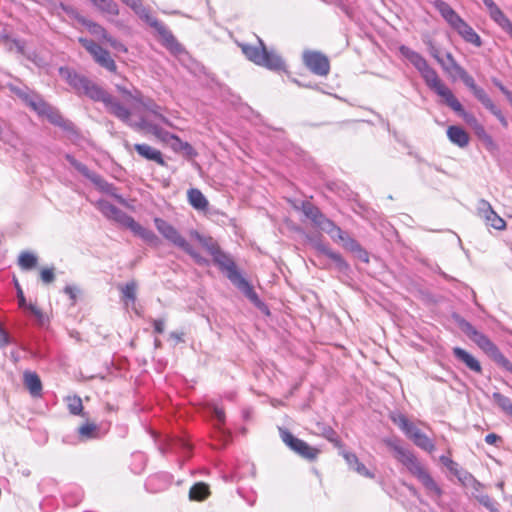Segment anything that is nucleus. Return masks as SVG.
I'll return each mask as SVG.
<instances>
[{
  "label": "nucleus",
  "instance_id": "63",
  "mask_svg": "<svg viewBox=\"0 0 512 512\" xmlns=\"http://www.w3.org/2000/svg\"><path fill=\"white\" fill-rule=\"evenodd\" d=\"M64 292L70 297V299L75 302L76 301V298H77V293H78V290L77 288L73 287V286H66L64 288Z\"/></svg>",
  "mask_w": 512,
  "mask_h": 512
},
{
  "label": "nucleus",
  "instance_id": "44",
  "mask_svg": "<svg viewBox=\"0 0 512 512\" xmlns=\"http://www.w3.org/2000/svg\"><path fill=\"white\" fill-rule=\"evenodd\" d=\"M213 418L216 421L217 429L222 433L223 437L226 439L229 438V435L222 429V425L225 423V412L222 408L218 406H214L213 410Z\"/></svg>",
  "mask_w": 512,
  "mask_h": 512
},
{
  "label": "nucleus",
  "instance_id": "43",
  "mask_svg": "<svg viewBox=\"0 0 512 512\" xmlns=\"http://www.w3.org/2000/svg\"><path fill=\"white\" fill-rule=\"evenodd\" d=\"M68 410L73 415H80L83 411L82 400L79 396H68L66 398Z\"/></svg>",
  "mask_w": 512,
  "mask_h": 512
},
{
  "label": "nucleus",
  "instance_id": "26",
  "mask_svg": "<svg viewBox=\"0 0 512 512\" xmlns=\"http://www.w3.org/2000/svg\"><path fill=\"white\" fill-rule=\"evenodd\" d=\"M448 139L460 148H464L469 144L468 133L459 126H449L447 129Z\"/></svg>",
  "mask_w": 512,
  "mask_h": 512
},
{
  "label": "nucleus",
  "instance_id": "17",
  "mask_svg": "<svg viewBox=\"0 0 512 512\" xmlns=\"http://www.w3.org/2000/svg\"><path fill=\"white\" fill-rule=\"evenodd\" d=\"M126 227L130 229L136 236L145 241L148 245L152 247H158L160 245L161 241L159 237L152 230L147 229L136 222L133 217Z\"/></svg>",
  "mask_w": 512,
  "mask_h": 512
},
{
  "label": "nucleus",
  "instance_id": "18",
  "mask_svg": "<svg viewBox=\"0 0 512 512\" xmlns=\"http://www.w3.org/2000/svg\"><path fill=\"white\" fill-rule=\"evenodd\" d=\"M436 8L447 23L456 31L465 21L460 15L446 2L438 0L435 3Z\"/></svg>",
  "mask_w": 512,
  "mask_h": 512
},
{
  "label": "nucleus",
  "instance_id": "47",
  "mask_svg": "<svg viewBox=\"0 0 512 512\" xmlns=\"http://www.w3.org/2000/svg\"><path fill=\"white\" fill-rule=\"evenodd\" d=\"M322 251L326 256H328L331 260H333L336 263L337 267L340 270H345L348 268V264L345 262V260L339 253H336L326 247H323Z\"/></svg>",
  "mask_w": 512,
  "mask_h": 512
},
{
  "label": "nucleus",
  "instance_id": "56",
  "mask_svg": "<svg viewBox=\"0 0 512 512\" xmlns=\"http://www.w3.org/2000/svg\"><path fill=\"white\" fill-rule=\"evenodd\" d=\"M113 49H115L118 52H126V47L117 39L111 37L109 34L104 39Z\"/></svg>",
  "mask_w": 512,
  "mask_h": 512
},
{
  "label": "nucleus",
  "instance_id": "38",
  "mask_svg": "<svg viewBox=\"0 0 512 512\" xmlns=\"http://www.w3.org/2000/svg\"><path fill=\"white\" fill-rule=\"evenodd\" d=\"M493 401L497 404V406L507 415L512 411V401L507 396L499 392H494L492 394Z\"/></svg>",
  "mask_w": 512,
  "mask_h": 512
},
{
  "label": "nucleus",
  "instance_id": "3",
  "mask_svg": "<svg viewBox=\"0 0 512 512\" xmlns=\"http://www.w3.org/2000/svg\"><path fill=\"white\" fill-rule=\"evenodd\" d=\"M384 443L394 452V457L397 461L418 479L428 493L438 497L442 495V489L411 450L400 445L396 439H385Z\"/></svg>",
  "mask_w": 512,
  "mask_h": 512
},
{
  "label": "nucleus",
  "instance_id": "29",
  "mask_svg": "<svg viewBox=\"0 0 512 512\" xmlns=\"http://www.w3.org/2000/svg\"><path fill=\"white\" fill-rule=\"evenodd\" d=\"M339 240L343 242V245L346 249L356 253L359 259L364 262L369 261L367 252L362 249L361 245L355 239L351 238L349 235L343 232V239Z\"/></svg>",
  "mask_w": 512,
  "mask_h": 512
},
{
  "label": "nucleus",
  "instance_id": "10",
  "mask_svg": "<svg viewBox=\"0 0 512 512\" xmlns=\"http://www.w3.org/2000/svg\"><path fill=\"white\" fill-rule=\"evenodd\" d=\"M66 160L70 163L71 166H73L79 173H81L84 177L92 181L94 184L99 186L101 190H103L106 193L111 194L114 196L119 202H124L121 196L114 193V187L107 183L103 178L98 175L97 173L89 170V168L84 165L83 163L76 160L72 155L67 154Z\"/></svg>",
  "mask_w": 512,
  "mask_h": 512
},
{
  "label": "nucleus",
  "instance_id": "12",
  "mask_svg": "<svg viewBox=\"0 0 512 512\" xmlns=\"http://www.w3.org/2000/svg\"><path fill=\"white\" fill-rule=\"evenodd\" d=\"M282 441L295 453L307 460H314L318 455V449L311 447L305 441L295 437L286 429H279Z\"/></svg>",
  "mask_w": 512,
  "mask_h": 512
},
{
  "label": "nucleus",
  "instance_id": "13",
  "mask_svg": "<svg viewBox=\"0 0 512 512\" xmlns=\"http://www.w3.org/2000/svg\"><path fill=\"white\" fill-rule=\"evenodd\" d=\"M303 62L305 66L318 76H326L330 71V63L328 58L317 51H304Z\"/></svg>",
  "mask_w": 512,
  "mask_h": 512
},
{
  "label": "nucleus",
  "instance_id": "50",
  "mask_svg": "<svg viewBox=\"0 0 512 512\" xmlns=\"http://www.w3.org/2000/svg\"><path fill=\"white\" fill-rule=\"evenodd\" d=\"M481 104L489 110L498 120L503 118L502 111L493 103L489 95L481 102Z\"/></svg>",
  "mask_w": 512,
  "mask_h": 512
},
{
  "label": "nucleus",
  "instance_id": "42",
  "mask_svg": "<svg viewBox=\"0 0 512 512\" xmlns=\"http://www.w3.org/2000/svg\"><path fill=\"white\" fill-rule=\"evenodd\" d=\"M52 124L59 126V127H65L66 121L62 117V115L59 113V111L54 108L53 106H50L47 112L44 115Z\"/></svg>",
  "mask_w": 512,
  "mask_h": 512
},
{
  "label": "nucleus",
  "instance_id": "19",
  "mask_svg": "<svg viewBox=\"0 0 512 512\" xmlns=\"http://www.w3.org/2000/svg\"><path fill=\"white\" fill-rule=\"evenodd\" d=\"M486 8L488 9L491 19L512 38V22L506 17L502 10L494 1L487 5Z\"/></svg>",
  "mask_w": 512,
  "mask_h": 512
},
{
  "label": "nucleus",
  "instance_id": "41",
  "mask_svg": "<svg viewBox=\"0 0 512 512\" xmlns=\"http://www.w3.org/2000/svg\"><path fill=\"white\" fill-rule=\"evenodd\" d=\"M28 106H30L40 116H44L51 105L44 101L41 96L36 94Z\"/></svg>",
  "mask_w": 512,
  "mask_h": 512
},
{
  "label": "nucleus",
  "instance_id": "58",
  "mask_svg": "<svg viewBox=\"0 0 512 512\" xmlns=\"http://www.w3.org/2000/svg\"><path fill=\"white\" fill-rule=\"evenodd\" d=\"M178 448L182 450H189L190 445L183 439H176L171 443L170 449L174 451L177 450Z\"/></svg>",
  "mask_w": 512,
  "mask_h": 512
},
{
  "label": "nucleus",
  "instance_id": "4",
  "mask_svg": "<svg viewBox=\"0 0 512 512\" xmlns=\"http://www.w3.org/2000/svg\"><path fill=\"white\" fill-rule=\"evenodd\" d=\"M116 88L122 96V101H119L131 111V116L136 115L138 119L140 116H146L148 118L145 114V112H147L153 116L152 121L162 123L169 127L173 126L172 122L163 115L162 107L152 98L144 97L142 92L137 89L130 91L120 85H116ZM131 118L133 119V117Z\"/></svg>",
  "mask_w": 512,
  "mask_h": 512
},
{
  "label": "nucleus",
  "instance_id": "31",
  "mask_svg": "<svg viewBox=\"0 0 512 512\" xmlns=\"http://www.w3.org/2000/svg\"><path fill=\"white\" fill-rule=\"evenodd\" d=\"M440 65L443 70L451 76H459L463 71H465V69L457 63L453 55L449 52L446 54V60H442Z\"/></svg>",
  "mask_w": 512,
  "mask_h": 512
},
{
  "label": "nucleus",
  "instance_id": "11",
  "mask_svg": "<svg viewBox=\"0 0 512 512\" xmlns=\"http://www.w3.org/2000/svg\"><path fill=\"white\" fill-rule=\"evenodd\" d=\"M81 45L92 55L93 59L101 67L107 69L110 72H115L117 69L115 61L110 56V53L103 49L93 40L87 38H79Z\"/></svg>",
  "mask_w": 512,
  "mask_h": 512
},
{
  "label": "nucleus",
  "instance_id": "49",
  "mask_svg": "<svg viewBox=\"0 0 512 512\" xmlns=\"http://www.w3.org/2000/svg\"><path fill=\"white\" fill-rule=\"evenodd\" d=\"M97 426L92 423H87L78 429L80 437L83 439H92L96 436Z\"/></svg>",
  "mask_w": 512,
  "mask_h": 512
},
{
  "label": "nucleus",
  "instance_id": "9",
  "mask_svg": "<svg viewBox=\"0 0 512 512\" xmlns=\"http://www.w3.org/2000/svg\"><path fill=\"white\" fill-rule=\"evenodd\" d=\"M302 211L313 224L329 234L333 239H343V231L332 220L328 219L318 207L309 201L302 203Z\"/></svg>",
  "mask_w": 512,
  "mask_h": 512
},
{
  "label": "nucleus",
  "instance_id": "40",
  "mask_svg": "<svg viewBox=\"0 0 512 512\" xmlns=\"http://www.w3.org/2000/svg\"><path fill=\"white\" fill-rule=\"evenodd\" d=\"M477 501L490 512H498L497 503L487 494H483L480 490L473 494Z\"/></svg>",
  "mask_w": 512,
  "mask_h": 512
},
{
  "label": "nucleus",
  "instance_id": "60",
  "mask_svg": "<svg viewBox=\"0 0 512 512\" xmlns=\"http://www.w3.org/2000/svg\"><path fill=\"white\" fill-rule=\"evenodd\" d=\"M154 332L158 334H162L165 328V321L163 319H155L153 320Z\"/></svg>",
  "mask_w": 512,
  "mask_h": 512
},
{
  "label": "nucleus",
  "instance_id": "46",
  "mask_svg": "<svg viewBox=\"0 0 512 512\" xmlns=\"http://www.w3.org/2000/svg\"><path fill=\"white\" fill-rule=\"evenodd\" d=\"M137 15L145 21L149 26L156 29L158 25H160L162 22L157 20L154 16L151 15L150 10L143 6L138 12Z\"/></svg>",
  "mask_w": 512,
  "mask_h": 512
},
{
  "label": "nucleus",
  "instance_id": "39",
  "mask_svg": "<svg viewBox=\"0 0 512 512\" xmlns=\"http://www.w3.org/2000/svg\"><path fill=\"white\" fill-rule=\"evenodd\" d=\"M18 264L24 270L32 269L37 264V257L31 252H22L18 258Z\"/></svg>",
  "mask_w": 512,
  "mask_h": 512
},
{
  "label": "nucleus",
  "instance_id": "15",
  "mask_svg": "<svg viewBox=\"0 0 512 512\" xmlns=\"http://www.w3.org/2000/svg\"><path fill=\"white\" fill-rule=\"evenodd\" d=\"M154 225L158 232L172 245L183 249L189 242L184 236L169 222L166 220L156 217L154 218Z\"/></svg>",
  "mask_w": 512,
  "mask_h": 512
},
{
  "label": "nucleus",
  "instance_id": "64",
  "mask_svg": "<svg viewBox=\"0 0 512 512\" xmlns=\"http://www.w3.org/2000/svg\"><path fill=\"white\" fill-rule=\"evenodd\" d=\"M499 441H501V437L495 433H490L485 436V442L489 445H496Z\"/></svg>",
  "mask_w": 512,
  "mask_h": 512
},
{
  "label": "nucleus",
  "instance_id": "6",
  "mask_svg": "<svg viewBox=\"0 0 512 512\" xmlns=\"http://www.w3.org/2000/svg\"><path fill=\"white\" fill-rule=\"evenodd\" d=\"M460 327L464 333L497 364L512 373V363L499 350V348L482 332L478 331L470 322L462 320Z\"/></svg>",
  "mask_w": 512,
  "mask_h": 512
},
{
  "label": "nucleus",
  "instance_id": "55",
  "mask_svg": "<svg viewBox=\"0 0 512 512\" xmlns=\"http://www.w3.org/2000/svg\"><path fill=\"white\" fill-rule=\"evenodd\" d=\"M41 280L45 284L52 283L55 279L54 270L53 268H44L40 272Z\"/></svg>",
  "mask_w": 512,
  "mask_h": 512
},
{
  "label": "nucleus",
  "instance_id": "2",
  "mask_svg": "<svg viewBox=\"0 0 512 512\" xmlns=\"http://www.w3.org/2000/svg\"><path fill=\"white\" fill-rule=\"evenodd\" d=\"M399 52L419 72L426 86L441 97L448 107L460 115L467 123L477 124L476 118L464 110L462 104L454 96L450 88L441 80L437 71L429 65L428 61L420 53L405 45L399 47Z\"/></svg>",
  "mask_w": 512,
  "mask_h": 512
},
{
  "label": "nucleus",
  "instance_id": "35",
  "mask_svg": "<svg viewBox=\"0 0 512 512\" xmlns=\"http://www.w3.org/2000/svg\"><path fill=\"white\" fill-rule=\"evenodd\" d=\"M412 441L417 447L421 448L426 452L431 453L435 449L433 441L422 431H420L418 434H415Z\"/></svg>",
  "mask_w": 512,
  "mask_h": 512
},
{
  "label": "nucleus",
  "instance_id": "52",
  "mask_svg": "<svg viewBox=\"0 0 512 512\" xmlns=\"http://www.w3.org/2000/svg\"><path fill=\"white\" fill-rule=\"evenodd\" d=\"M439 460L452 474H455L457 470L460 468L458 463H456L446 455L440 456Z\"/></svg>",
  "mask_w": 512,
  "mask_h": 512
},
{
  "label": "nucleus",
  "instance_id": "48",
  "mask_svg": "<svg viewBox=\"0 0 512 512\" xmlns=\"http://www.w3.org/2000/svg\"><path fill=\"white\" fill-rule=\"evenodd\" d=\"M199 244L205 248L211 256H213L220 249L217 242L210 236H204Z\"/></svg>",
  "mask_w": 512,
  "mask_h": 512
},
{
  "label": "nucleus",
  "instance_id": "1",
  "mask_svg": "<svg viewBox=\"0 0 512 512\" xmlns=\"http://www.w3.org/2000/svg\"><path fill=\"white\" fill-rule=\"evenodd\" d=\"M59 74L78 95H84L95 102H102L108 113L132 129L150 132L163 142H168L170 140L175 141L177 139V135L165 131L160 126V123L149 120L146 116H140L139 120L132 119L131 111L125 107L118 98L108 93L104 88L91 81L86 76L78 74L67 67H61L59 69Z\"/></svg>",
  "mask_w": 512,
  "mask_h": 512
},
{
  "label": "nucleus",
  "instance_id": "8",
  "mask_svg": "<svg viewBox=\"0 0 512 512\" xmlns=\"http://www.w3.org/2000/svg\"><path fill=\"white\" fill-rule=\"evenodd\" d=\"M258 44L259 46L240 44L242 53L248 60L269 70L280 71L285 68L282 58L273 50H268L260 38Z\"/></svg>",
  "mask_w": 512,
  "mask_h": 512
},
{
  "label": "nucleus",
  "instance_id": "32",
  "mask_svg": "<svg viewBox=\"0 0 512 512\" xmlns=\"http://www.w3.org/2000/svg\"><path fill=\"white\" fill-rule=\"evenodd\" d=\"M77 21L79 23H81L82 25H84L91 34H93L97 37H100L103 40L108 35L107 31L101 25H99L91 20H88L87 18H85L81 15H77Z\"/></svg>",
  "mask_w": 512,
  "mask_h": 512
},
{
  "label": "nucleus",
  "instance_id": "54",
  "mask_svg": "<svg viewBox=\"0 0 512 512\" xmlns=\"http://www.w3.org/2000/svg\"><path fill=\"white\" fill-rule=\"evenodd\" d=\"M30 312L31 314L36 318L37 322L40 324V325H43L45 323V316L44 314L42 313V311L34 304H29L27 307H26Z\"/></svg>",
  "mask_w": 512,
  "mask_h": 512
},
{
  "label": "nucleus",
  "instance_id": "34",
  "mask_svg": "<svg viewBox=\"0 0 512 512\" xmlns=\"http://www.w3.org/2000/svg\"><path fill=\"white\" fill-rule=\"evenodd\" d=\"M463 485H472L475 492L482 488V485L474 476L466 470L459 468L454 474Z\"/></svg>",
  "mask_w": 512,
  "mask_h": 512
},
{
  "label": "nucleus",
  "instance_id": "57",
  "mask_svg": "<svg viewBox=\"0 0 512 512\" xmlns=\"http://www.w3.org/2000/svg\"><path fill=\"white\" fill-rule=\"evenodd\" d=\"M353 470L356 471L358 474L364 476V477H367V478H374V474L372 472H370L366 466L359 462L355 465V467H353Z\"/></svg>",
  "mask_w": 512,
  "mask_h": 512
},
{
  "label": "nucleus",
  "instance_id": "23",
  "mask_svg": "<svg viewBox=\"0 0 512 512\" xmlns=\"http://www.w3.org/2000/svg\"><path fill=\"white\" fill-rule=\"evenodd\" d=\"M23 382L33 397H39L42 393V383L40 377L31 371H25L23 374Z\"/></svg>",
  "mask_w": 512,
  "mask_h": 512
},
{
  "label": "nucleus",
  "instance_id": "7",
  "mask_svg": "<svg viewBox=\"0 0 512 512\" xmlns=\"http://www.w3.org/2000/svg\"><path fill=\"white\" fill-rule=\"evenodd\" d=\"M460 327L464 333L497 364L512 373V363L499 350V348L482 332L478 331L470 322L462 320Z\"/></svg>",
  "mask_w": 512,
  "mask_h": 512
},
{
  "label": "nucleus",
  "instance_id": "36",
  "mask_svg": "<svg viewBox=\"0 0 512 512\" xmlns=\"http://www.w3.org/2000/svg\"><path fill=\"white\" fill-rule=\"evenodd\" d=\"M166 478L167 477L164 475H155L150 477L146 483L147 489L151 492H157L164 489L169 484V481Z\"/></svg>",
  "mask_w": 512,
  "mask_h": 512
},
{
  "label": "nucleus",
  "instance_id": "28",
  "mask_svg": "<svg viewBox=\"0 0 512 512\" xmlns=\"http://www.w3.org/2000/svg\"><path fill=\"white\" fill-rule=\"evenodd\" d=\"M458 77L471 90L479 102H482L488 96L485 90L475 83L473 77L469 75L466 70L463 71Z\"/></svg>",
  "mask_w": 512,
  "mask_h": 512
},
{
  "label": "nucleus",
  "instance_id": "16",
  "mask_svg": "<svg viewBox=\"0 0 512 512\" xmlns=\"http://www.w3.org/2000/svg\"><path fill=\"white\" fill-rule=\"evenodd\" d=\"M96 208L108 219L114 220L122 226H127L132 217L107 200L100 199L95 203Z\"/></svg>",
  "mask_w": 512,
  "mask_h": 512
},
{
  "label": "nucleus",
  "instance_id": "61",
  "mask_svg": "<svg viewBox=\"0 0 512 512\" xmlns=\"http://www.w3.org/2000/svg\"><path fill=\"white\" fill-rule=\"evenodd\" d=\"M17 286V298H18V304L22 308H26L28 305L26 304V299L24 296V293L22 289L19 287L18 283H16Z\"/></svg>",
  "mask_w": 512,
  "mask_h": 512
},
{
  "label": "nucleus",
  "instance_id": "30",
  "mask_svg": "<svg viewBox=\"0 0 512 512\" xmlns=\"http://www.w3.org/2000/svg\"><path fill=\"white\" fill-rule=\"evenodd\" d=\"M210 495L209 486L206 483L198 482L189 491V499L192 501H203Z\"/></svg>",
  "mask_w": 512,
  "mask_h": 512
},
{
  "label": "nucleus",
  "instance_id": "20",
  "mask_svg": "<svg viewBox=\"0 0 512 512\" xmlns=\"http://www.w3.org/2000/svg\"><path fill=\"white\" fill-rule=\"evenodd\" d=\"M133 147L139 154V156H141L142 158L149 161H154L161 166L166 165V162L163 159V155L160 150L155 149L152 146L145 143L135 144Z\"/></svg>",
  "mask_w": 512,
  "mask_h": 512
},
{
  "label": "nucleus",
  "instance_id": "27",
  "mask_svg": "<svg viewBox=\"0 0 512 512\" xmlns=\"http://www.w3.org/2000/svg\"><path fill=\"white\" fill-rule=\"evenodd\" d=\"M456 32L463 38L464 41L474 45L475 47H480L482 45V40L480 36L475 32V30L464 21L460 27L456 30Z\"/></svg>",
  "mask_w": 512,
  "mask_h": 512
},
{
  "label": "nucleus",
  "instance_id": "51",
  "mask_svg": "<svg viewBox=\"0 0 512 512\" xmlns=\"http://www.w3.org/2000/svg\"><path fill=\"white\" fill-rule=\"evenodd\" d=\"M182 250L191 256L197 264L205 265L208 263L207 259L202 257L189 243Z\"/></svg>",
  "mask_w": 512,
  "mask_h": 512
},
{
  "label": "nucleus",
  "instance_id": "59",
  "mask_svg": "<svg viewBox=\"0 0 512 512\" xmlns=\"http://www.w3.org/2000/svg\"><path fill=\"white\" fill-rule=\"evenodd\" d=\"M343 457L351 469H353V467H355V465L360 462L354 453L344 452Z\"/></svg>",
  "mask_w": 512,
  "mask_h": 512
},
{
  "label": "nucleus",
  "instance_id": "24",
  "mask_svg": "<svg viewBox=\"0 0 512 512\" xmlns=\"http://www.w3.org/2000/svg\"><path fill=\"white\" fill-rule=\"evenodd\" d=\"M453 355L461 362H463L470 370L481 373L482 368L479 363V361L473 357L470 353H468L466 350L455 347L453 348Z\"/></svg>",
  "mask_w": 512,
  "mask_h": 512
},
{
  "label": "nucleus",
  "instance_id": "21",
  "mask_svg": "<svg viewBox=\"0 0 512 512\" xmlns=\"http://www.w3.org/2000/svg\"><path fill=\"white\" fill-rule=\"evenodd\" d=\"M391 420L411 440L414 438L415 434H418L421 431L403 414L392 415Z\"/></svg>",
  "mask_w": 512,
  "mask_h": 512
},
{
  "label": "nucleus",
  "instance_id": "37",
  "mask_svg": "<svg viewBox=\"0 0 512 512\" xmlns=\"http://www.w3.org/2000/svg\"><path fill=\"white\" fill-rule=\"evenodd\" d=\"M120 289L122 292L123 300L125 301L126 305H128V302L134 303L136 301V282H128L124 286H121Z\"/></svg>",
  "mask_w": 512,
  "mask_h": 512
},
{
  "label": "nucleus",
  "instance_id": "25",
  "mask_svg": "<svg viewBox=\"0 0 512 512\" xmlns=\"http://www.w3.org/2000/svg\"><path fill=\"white\" fill-rule=\"evenodd\" d=\"M188 203L198 211H206L209 206V202L204 194L197 188H190L187 191Z\"/></svg>",
  "mask_w": 512,
  "mask_h": 512
},
{
  "label": "nucleus",
  "instance_id": "33",
  "mask_svg": "<svg viewBox=\"0 0 512 512\" xmlns=\"http://www.w3.org/2000/svg\"><path fill=\"white\" fill-rule=\"evenodd\" d=\"M102 13L116 16L119 13L118 5L113 0H90Z\"/></svg>",
  "mask_w": 512,
  "mask_h": 512
},
{
  "label": "nucleus",
  "instance_id": "45",
  "mask_svg": "<svg viewBox=\"0 0 512 512\" xmlns=\"http://www.w3.org/2000/svg\"><path fill=\"white\" fill-rule=\"evenodd\" d=\"M175 151H181L189 157L196 156V151L188 142L182 141L178 136L175 143L172 145Z\"/></svg>",
  "mask_w": 512,
  "mask_h": 512
},
{
  "label": "nucleus",
  "instance_id": "22",
  "mask_svg": "<svg viewBox=\"0 0 512 512\" xmlns=\"http://www.w3.org/2000/svg\"><path fill=\"white\" fill-rule=\"evenodd\" d=\"M160 37L162 38L163 45L173 53H179L181 51V45L177 42L171 31L161 23L155 29Z\"/></svg>",
  "mask_w": 512,
  "mask_h": 512
},
{
  "label": "nucleus",
  "instance_id": "53",
  "mask_svg": "<svg viewBox=\"0 0 512 512\" xmlns=\"http://www.w3.org/2000/svg\"><path fill=\"white\" fill-rule=\"evenodd\" d=\"M13 92L19 98H21L27 105H29V103L31 102L32 98H34V96L36 95L33 92H30V91L24 90V89H20V88L13 89Z\"/></svg>",
  "mask_w": 512,
  "mask_h": 512
},
{
  "label": "nucleus",
  "instance_id": "5",
  "mask_svg": "<svg viewBox=\"0 0 512 512\" xmlns=\"http://www.w3.org/2000/svg\"><path fill=\"white\" fill-rule=\"evenodd\" d=\"M214 263L223 271L231 283L238 288L256 307L266 308L251 284L238 271L233 259L221 248L212 256Z\"/></svg>",
  "mask_w": 512,
  "mask_h": 512
},
{
  "label": "nucleus",
  "instance_id": "14",
  "mask_svg": "<svg viewBox=\"0 0 512 512\" xmlns=\"http://www.w3.org/2000/svg\"><path fill=\"white\" fill-rule=\"evenodd\" d=\"M476 211L477 215L484 221L486 226L496 230H504L506 228L504 219L494 211L487 200L480 199L477 203Z\"/></svg>",
  "mask_w": 512,
  "mask_h": 512
},
{
  "label": "nucleus",
  "instance_id": "62",
  "mask_svg": "<svg viewBox=\"0 0 512 512\" xmlns=\"http://www.w3.org/2000/svg\"><path fill=\"white\" fill-rule=\"evenodd\" d=\"M127 5L137 14V12L144 6L141 0H127Z\"/></svg>",
  "mask_w": 512,
  "mask_h": 512
}]
</instances>
